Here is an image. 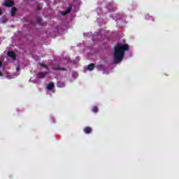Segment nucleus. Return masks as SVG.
Wrapping results in <instances>:
<instances>
[{
	"instance_id": "obj_7",
	"label": "nucleus",
	"mask_w": 179,
	"mask_h": 179,
	"mask_svg": "<svg viewBox=\"0 0 179 179\" xmlns=\"http://www.w3.org/2000/svg\"><path fill=\"white\" fill-rule=\"evenodd\" d=\"M17 10V8L16 7H13L10 11V15L13 17L15 15H16V11Z\"/></svg>"
},
{
	"instance_id": "obj_12",
	"label": "nucleus",
	"mask_w": 179,
	"mask_h": 179,
	"mask_svg": "<svg viewBox=\"0 0 179 179\" xmlns=\"http://www.w3.org/2000/svg\"><path fill=\"white\" fill-rule=\"evenodd\" d=\"M93 113H98L99 111V108L97 106H94L92 108Z\"/></svg>"
},
{
	"instance_id": "obj_15",
	"label": "nucleus",
	"mask_w": 179,
	"mask_h": 179,
	"mask_svg": "<svg viewBox=\"0 0 179 179\" xmlns=\"http://www.w3.org/2000/svg\"><path fill=\"white\" fill-rule=\"evenodd\" d=\"M36 10H41V7H36Z\"/></svg>"
},
{
	"instance_id": "obj_9",
	"label": "nucleus",
	"mask_w": 179,
	"mask_h": 179,
	"mask_svg": "<svg viewBox=\"0 0 179 179\" xmlns=\"http://www.w3.org/2000/svg\"><path fill=\"white\" fill-rule=\"evenodd\" d=\"M94 64H90L87 66L88 71H93L94 69Z\"/></svg>"
},
{
	"instance_id": "obj_11",
	"label": "nucleus",
	"mask_w": 179,
	"mask_h": 179,
	"mask_svg": "<svg viewBox=\"0 0 179 179\" xmlns=\"http://www.w3.org/2000/svg\"><path fill=\"white\" fill-rule=\"evenodd\" d=\"M71 10H72V6H69L67 10L64 13V15H66L69 13H71Z\"/></svg>"
},
{
	"instance_id": "obj_14",
	"label": "nucleus",
	"mask_w": 179,
	"mask_h": 179,
	"mask_svg": "<svg viewBox=\"0 0 179 179\" xmlns=\"http://www.w3.org/2000/svg\"><path fill=\"white\" fill-rule=\"evenodd\" d=\"M36 22L40 24L41 23V18L40 17L36 18Z\"/></svg>"
},
{
	"instance_id": "obj_13",
	"label": "nucleus",
	"mask_w": 179,
	"mask_h": 179,
	"mask_svg": "<svg viewBox=\"0 0 179 179\" xmlns=\"http://www.w3.org/2000/svg\"><path fill=\"white\" fill-rule=\"evenodd\" d=\"M41 66H42L43 68H45V69H48V66H47V65L45 64H41Z\"/></svg>"
},
{
	"instance_id": "obj_16",
	"label": "nucleus",
	"mask_w": 179,
	"mask_h": 179,
	"mask_svg": "<svg viewBox=\"0 0 179 179\" xmlns=\"http://www.w3.org/2000/svg\"><path fill=\"white\" fill-rule=\"evenodd\" d=\"M1 15H2V10L0 8V16H1Z\"/></svg>"
},
{
	"instance_id": "obj_5",
	"label": "nucleus",
	"mask_w": 179,
	"mask_h": 179,
	"mask_svg": "<svg viewBox=\"0 0 179 179\" xmlns=\"http://www.w3.org/2000/svg\"><path fill=\"white\" fill-rule=\"evenodd\" d=\"M8 57H10V58H13V59H16V55L15 54V52L9 51L8 52Z\"/></svg>"
},
{
	"instance_id": "obj_10",
	"label": "nucleus",
	"mask_w": 179,
	"mask_h": 179,
	"mask_svg": "<svg viewBox=\"0 0 179 179\" xmlns=\"http://www.w3.org/2000/svg\"><path fill=\"white\" fill-rule=\"evenodd\" d=\"M53 71H66L65 68L52 67Z\"/></svg>"
},
{
	"instance_id": "obj_8",
	"label": "nucleus",
	"mask_w": 179,
	"mask_h": 179,
	"mask_svg": "<svg viewBox=\"0 0 179 179\" xmlns=\"http://www.w3.org/2000/svg\"><path fill=\"white\" fill-rule=\"evenodd\" d=\"M97 69H99V71H106V68L104 67V66L103 64H98L96 66Z\"/></svg>"
},
{
	"instance_id": "obj_2",
	"label": "nucleus",
	"mask_w": 179,
	"mask_h": 179,
	"mask_svg": "<svg viewBox=\"0 0 179 179\" xmlns=\"http://www.w3.org/2000/svg\"><path fill=\"white\" fill-rule=\"evenodd\" d=\"M13 5H15L13 0H5L4 1V6H6V8H11Z\"/></svg>"
},
{
	"instance_id": "obj_1",
	"label": "nucleus",
	"mask_w": 179,
	"mask_h": 179,
	"mask_svg": "<svg viewBox=\"0 0 179 179\" xmlns=\"http://www.w3.org/2000/svg\"><path fill=\"white\" fill-rule=\"evenodd\" d=\"M129 50V46L127 44L119 43L115 47L114 52V62L118 64L124 59L125 55V51Z\"/></svg>"
},
{
	"instance_id": "obj_4",
	"label": "nucleus",
	"mask_w": 179,
	"mask_h": 179,
	"mask_svg": "<svg viewBox=\"0 0 179 179\" xmlns=\"http://www.w3.org/2000/svg\"><path fill=\"white\" fill-rule=\"evenodd\" d=\"M92 127H85L84 129H83V131L85 132V134H92Z\"/></svg>"
},
{
	"instance_id": "obj_17",
	"label": "nucleus",
	"mask_w": 179,
	"mask_h": 179,
	"mask_svg": "<svg viewBox=\"0 0 179 179\" xmlns=\"http://www.w3.org/2000/svg\"><path fill=\"white\" fill-rule=\"evenodd\" d=\"M2 66V62H0V67Z\"/></svg>"
},
{
	"instance_id": "obj_18",
	"label": "nucleus",
	"mask_w": 179,
	"mask_h": 179,
	"mask_svg": "<svg viewBox=\"0 0 179 179\" xmlns=\"http://www.w3.org/2000/svg\"><path fill=\"white\" fill-rule=\"evenodd\" d=\"M1 73H1V71H0V75H1Z\"/></svg>"
},
{
	"instance_id": "obj_3",
	"label": "nucleus",
	"mask_w": 179,
	"mask_h": 179,
	"mask_svg": "<svg viewBox=\"0 0 179 179\" xmlns=\"http://www.w3.org/2000/svg\"><path fill=\"white\" fill-rule=\"evenodd\" d=\"M47 75H48V72H43V71H41V72H39L36 75V76H37V78L43 79V78H45V76H47Z\"/></svg>"
},
{
	"instance_id": "obj_6",
	"label": "nucleus",
	"mask_w": 179,
	"mask_h": 179,
	"mask_svg": "<svg viewBox=\"0 0 179 179\" xmlns=\"http://www.w3.org/2000/svg\"><path fill=\"white\" fill-rule=\"evenodd\" d=\"M54 87H55V85H54V83H50L47 86L48 90H52Z\"/></svg>"
}]
</instances>
